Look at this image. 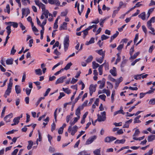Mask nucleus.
Listing matches in <instances>:
<instances>
[{"label": "nucleus", "instance_id": "obj_8", "mask_svg": "<svg viewBox=\"0 0 155 155\" xmlns=\"http://www.w3.org/2000/svg\"><path fill=\"white\" fill-rule=\"evenodd\" d=\"M78 129V127L76 125H75L71 128V135H74L75 133L77 131Z\"/></svg>", "mask_w": 155, "mask_h": 155}, {"label": "nucleus", "instance_id": "obj_60", "mask_svg": "<svg viewBox=\"0 0 155 155\" xmlns=\"http://www.w3.org/2000/svg\"><path fill=\"white\" fill-rule=\"evenodd\" d=\"M142 28L143 31L144 32L145 34L146 35L147 33V31L146 27L144 25H142Z\"/></svg>", "mask_w": 155, "mask_h": 155}, {"label": "nucleus", "instance_id": "obj_32", "mask_svg": "<svg viewBox=\"0 0 155 155\" xmlns=\"http://www.w3.org/2000/svg\"><path fill=\"white\" fill-rule=\"evenodd\" d=\"M72 64L71 62L68 63L64 68L65 70H67L70 68V67L72 65Z\"/></svg>", "mask_w": 155, "mask_h": 155}, {"label": "nucleus", "instance_id": "obj_43", "mask_svg": "<svg viewBox=\"0 0 155 155\" xmlns=\"http://www.w3.org/2000/svg\"><path fill=\"white\" fill-rule=\"evenodd\" d=\"M6 108V106H5L4 107L2 112L1 115V118H2L4 116Z\"/></svg>", "mask_w": 155, "mask_h": 155}, {"label": "nucleus", "instance_id": "obj_35", "mask_svg": "<svg viewBox=\"0 0 155 155\" xmlns=\"http://www.w3.org/2000/svg\"><path fill=\"white\" fill-rule=\"evenodd\" d=\"M45 16L46 18H48V14H49V11L48 10L44 11L42 13Z\"/></svg>", "mask_w": 155, "mask_h": 155}, {"label": "nucleus", "instance_id": "obj_58", "mask_svg": "<svg viewBox=\"0 0 155 155\" xmlns=\"http://www.w3.org/2000/svg\"><path fill=\"white\" fill-rule=\"evenodd\" d=\"M56 125L54 123H53L51 125V131L53 132L55 128Z\"/></svg>", "mask_w": 155, "mask_h": 155}, {"label": "nucleus", "instance_id": "obj_44", "mask_svg": "<svg viewBox=\"0 0 155 155\" xmlns=\"http://www.w3.org/2000/svg\"><path fill=\"white\" fill-rule=\"evenodd\" d=\"M142 75V74H137L135 75L134 77V79L136 80L140 79L141 78V76Z\"/></svg>", "mask_w": 155, "mask_h": 155}, {"label": "nucleus", "instance_id": "obj_56", "mask_svg": "<svg viewBox=\"0 0 155 155\" xmlns=\"http://www.w3.org/2000/svg\"><path fill=\"white\" fill-rule=\"evenodd\" d=\"M54 53L57 56L61 54V53L58 51L57 49H56L54 50Z\"/></svg>", "mask_w": 155, "mask_h": 155}, {"label": "nucleus", "instance_id": "obj_6", "mask_svg": "<svg viewBox=\"0 0 155 155\" xmlns=\"http://www.w3.org/2000/svg\"><path fill=\"white\" fill-rule=\"evenodd\" d=\"M67 77L66 76H63L58 78L56 81L55 83L56 84H57L59 83H62L64 82V80Z\"/></svg>", "mask_w": 155, "mask_h": 155}, {"label": "nucleus", "instance_id": "obj_20", "mask_svg": "<svg viewBox=\"0 0 155 155\" xmlns=\"http://www.w3.org/2000/svg\"><path fill=\"white\" fill-rule=\"evenodd\" d=\"M105 65V63H104L100 65L98 68V71L99 72V74L100 75H101L102 74V68L103 65Z\"/></svg>", "mask_w": 155, "mask_h": 155}, {"label": "nucleus", "instance_id": "obj_54", "mask_svg": "<svg viewBox=\"0 0 155 155\" xmlns=\"http://www.w3.org/2000/svg\"><path fill=\"white\" fill-rule=\"evenodd\" d=\"M144 136H143L142 137H140L138 138H137L136 137H133V139L135 140H143L144 138Z\"/></svg>", "mask_w": 155, "mask_h": 155}, {"label": "nucleus", "instance_id": "obj_47", "mask_svg": "<svg viewBox=\"0 0 155 155\" xmlns=\"http://www.w3.org/2000/svg\"><path fill=\"white\" fill-rule=\"evenodd\" d=\"M99 97L101 99V100L105 101V99L106 98V96L104 94H102L99 96Z\"/></svg>", "mask_w": 155, "mask_h": 155}, {"label": "nucleus", "instance_id": "obj_19", "mask_svg": "<svg viewBox=\"0 0 155 155\" xmlns=\"http://www.w3.org/2000/svg\"><path fill=\"white\" fill-rule=\"evenodd\" d=\"M100 65L96 63L95 61L92 62V67L94 69H96L98 67H99Z\"/></svg>", "mask_w": 155, "mask_h": 155}, {"label": "nucleus", "instance_id": "obj_57", "mask_svg": "<svg viewBox=\"0 0 155 155\" xmlns=\"http://www.w3.org/2000/svg\"><path fill=\"white\" fill-rule=\"evenodd\" d=\"M140 60V58H138L135 59L133 62L131 64V65L134 66L135 64L138 61Z\"/></svg>", "mask_w": 155, "mask_h": 155}, {"label": "nucleus", "instance_id": "obj_45", "mask_svg": "<svg viewBox=\"0 0 155 155\" xmlns=\"http://www.w3.org/2000/svg\"><path fill=\"white\" fill-rule=\"evenodd\" d=\"M77 155H88L86 151H83L79 152Z\"/></svg>", "mask_w": 155, "mask_h": 155}, {"label": "nucleus", "instance_id": "obj_14", "mask_svg": "<svg viewBox=\"0 0 155 155\" xmlns=\"http://www.w3.org/2000/svg\"><path fill=\"white\" fill-rule=\"evenodd\" d=\"M96 52L99 55H101L102 57H104L105 51H103L102 49H100L99 50H96Z\"/></svg>", "mask_w": 155, "mask_h": 155}, {"label": "nucleus", "instance_id": "obj_13", "mask_svg": "<svg viewBox=\"0 0 155 155\" xmlns=\"http://www.w3.org/2000/svg\"><path fill=\"white\" fill-rule=\"evenodd\" d=\"M155 139V135H150L148 136L147 140L148 142H151Z\"/></svg>", "mask_w": 155, "mask_h": 155}, {"label": "nucleus", "instance_id": "obj_26", "mask_svg": "<svg viewBox=\"0 0 155 155\" xmlns=\"http://www.w3.org/2000/svg\"><path fill=\"white\" fill-rule=\"evenodd\" d=\"M6 29L8 35H9L11 32V26H8L6 27Z\"/></svg>", "mask_w": 155, "mask_h": 155}, {"label": "nucleus", "instance_id": "obj_33", "mask_svg": "<svg viewBox=\"0 0 155 155\" xmlns=\"http://www.w3.org/2000/svg\"><path fill=\"white\" fill-rule=\"evenodd\" d=\"M82 32L84 34L83 36V38H85L86 35L88 34V31H87L86 29H85V30L82 31Z\"/></svg>", "mask_w": 155, "mask_h": 155}, {"label": "nucleus", "instance_id": "obj_27", "mask_svg": "<svg viewBox=\"0 0 155 155\" xmlns=\"http://www.w3.org/2000/svg\"><path fill=\"white\" fill-rule=\"evenodd\" d=\"M75 123H76L74 121L72 122H70V124H71V125L68 128V131L69 132H70V131H71V128L72 127V126L74 125Z\"/></svg>", "mask_w": 155, "mask_h": 155}, {"label": "nucleus", "instance_id": "obj_49", "mask_svg": "<svg viewBox=\"0 0 155 155\" xmlns=\"http://www.w3.org/2000/svg\"><path fill=\"white\" fill-rule=\"evenodd\" d=\"M134 46H133L130 49V56H131L133 54V52L134 51Z\"/></svg>", "mask_w": 155, "mask_h": 155}, {"label": "nucleus", "instance_id": "obj_9", "mask_svg": "<svg viewBox=\"0 0 155 155\" xmlns=\"http://www.w3.org/2000/svg\"><path fill=\"white\" fill-rule=\"evenodd\" d=\"M67 23L65 22H63L62 24L59 28V30H66L67 27Z\"/></svg>", "mask_w": 155, "mask_h": 155}, {"label": "nucleus", "instance_id": "obj_1", "mask_svg": "<svg viewBox=\"0 0 155 155\" xmlns=\"http://www.w3.org/2000/svg\"><path fill=\"white\" fill-rule=\"evenodd\" d=\"M97 120L99 122L104 121L106 119V112L104 111L101 113V115L98 114L97 115Z\"/></svg>", "mask_w": 155, "mask_h": 155}, {"label": "nucleus", "instance_id": "obj_11", "mask_svg": "<svg viewBox=\"0 0 155 155\" xmlns=\"http://www.w3.org/2000/svg\"><path fill=\"white\" fill-rule=\"evenodd\" d=\"M110 73L114 76H116L117 75L116 73V68L114 67H113V69H111L110 71Z\"/></svg>", "mask_w": 155, "mask_h": 155}, {"label": "nucleus", "instance_id": "obj_53", "mask_svg": "<svg viewBox=\"0 0 155 155\" xmlns=\"http://www.w3.org/2000/svg\"><path fill=\"white\" fill-rule=\"evenodd\" d=\"M140 131L138 129L136 130L135 132L133 135V137H135V136H137L138 134L140 133Z\"/></svg>", "mask_w": 155, "mask_h": 155}, {"label": "nucleus", "instance_id": "obj_7", "mask_svg": "<svg viewBox=\"0 0 155 155\" xmlns=\"http://www.w3.org/2000/svg\"><path fill=\"white\" fill-rule=\"evenodd\" d=\"M12 114L11 113L5 116L4 118V120L6 123L10 122V119L12 117Z\"/></svg>", "mask_w": 155, "mask_h": 155}, {"label": "nucleus", "instance_id": "obj_40", "mask_svg": "<svg viewBox=\"0 0 155 155\" xmlns=\"http://www.w3.org/2000/svg\"><path fill=\"white\" fill-rule=\"evenodd\" d=\"M109 38L108 36H107L104 35H103L101 36V40L103 41L104 40H106Z\"/></svg>", "mask_w": 155, "mask_h": 155}, {"label": "nucleus", "instance_id": "obj_39", "mask_svg": "<svg viewBox=\"0 0 155 155\" xmlns=\"http://www.w3.org/2000/svg\"><path fill=\"white\" fill-rule=\"evenodd\" d=\"M8 23H13L12 26L15 28H17L18 27V24L15 22L10 21L8 22Z\"/></svg>", "mask_w": 155, "mask_h": 155}, {"label": "nucleus", "instance_id": "obj_15", "mask_svg": "<svg viewBox=\"0 0 155 155\" xmlns=\"http://www.w3.org/2000/svg\"><path fill=\"white\" fill-rule=\"evenodd\" d=\"M15 89L16 93L17 94H18L21 93V90L19 85H16L15 86Z\"/></svg>", "mask_w": 155, "mask_h": 155}, {"label": "nucleus", "instance_id": "obj_64", "mask_svg": "<svg viewBox=\"0 0 155 155\" xmlns=\"http://www.w3.org/2000/svg\"><path fill=\"white\" fill-rule=\"evenodd\" d=\"M18 149H15L14 151L12 153V155H16L17 152H18Z\"/></svg>", "mask_w": 155, "mask_h": 155}, {"label": "nucleus", "instance_id": "obj_16", "mask_svg": "<svg viewBox=\"0 0 155 155\" xmlns=\"http://www.w3.org/2000/svg\"><path fill=\"white\" fill-rule=\"evenodd\" d=\"M28 145L27 147V148L28 150H30L33 145V142L32 140H29L28 141Z\"/></svg>", "mask_w": 155, "mask_h": 155}, {"label": "nucleus", "instance_id": "obj_12", "mask_svg": "<svg viewBox=\"0 0 155 155\" xmlns=\"http://www.w3.org/2000/svg\"><path fill=\"white\" fill-rule=\"evenodd\" d=\"M84 6L83 5H81V11H80L79 10V4L78 3V5L77 6V9L78 10V12L79 14V15H81V13L83 12L84 9Z\"/></svg>", "mask_w": 155, "mask_h": 155}, {"label": "nucleus", "instance_id": "obj_30", "mask_svg": "<svg viewBox=\"0 0 155 155\" xmlns=\"http://www.w3.org/2000/svg\"><path fill=\"white\" fill-rule=\"evenodd\" d=\"M93 59V57L92 55H90L86 60L87 63H88L91 62Z\"/></svg>", "mask_w": 155, "mask_h": 155}, {"label": "nucleus", "instance_id": "obj_37", "mask_svg": "<svg viewBox=\"0 0 155 155\" xmlns=\"http://www.w3.org/2000/svg\"><path fill=\"white\" fill-rule=\"evenodd\" d=\"M5 12H7L8 14L10 13V7L9 5V4H8L6 6V9H5Z\"/></svg>", "mask_w": 155, "mask_h": 155}, {"label": "nucleus", "instance_id": "obj_59", "mask_svg": "<svg viewBox=\"0 0 155 155\" xmlns=\"http://www.w3.org/2000/svg\"><path fill=\"white\" fill-rule=\"evenodd\" d=\"M38 140L39 141H41L42 139L41 134L39 130H38Z\"/></svg>", "mask_w": 155, "mask_h": 155}, {"label": "nucleus", "instance_id": "obj_25", "mask_svg": "<svg viewBox=\"0 0 155 155\" xmlns=\"http://www.w3.org/2000/svg\"><path fill=\"white\" fill-rule=\"evenodd\" d=\"M35 72L36 74L38 75H41L42 74V71L40 69H36L35 70Z\"/></svg>", "mask_w": 155, "mask_h": 155}, {"label": "nucleus", "instance_id": "obj_51", "mask_svg": "<svg viewBox=\"0 0 155 155\" xmlns=\"http://www.w3.org/2000/svg\"><path fill=\"white\" fill-rule=\"evenodd\" d=\"M119 33V32L117 31L116 33L114 34L113 35L111 36V37L113 39H114L117 37Z\"/></svg>", "mask_w": 155, "mask_h": 155}, {"label": "nucleus", "instance_id": "obj_46", "mask_svg": "<svg viewBox=\"0 0 155 155\" xmlns=\"http://www.w3.org/2000/svg\"><path fill=\"white\" fill-rule=\"evenodd\" d=\"M149 103L150 104H155V98H153L150 99L149 102Z\"/></svg>", "mask_w": 155, "mask_h": 155}, {"label": "nucleus", "instance_id": "obj_22", "mask_svg": "<svg viewBox=\"0 0 155 155\" xmlns=\"http://www.w3.org/2000/svg\"><path fill=\"white\" fill-rule=\"evenodd\" d=\"M125 140L124 139H123L121 140H117L114 142L115 143H122L123 144L124 143Z\"/></svg>", "mask_w": 155, "mask_h": 155}, {"label": "nucleus", "instance_id": "obj_4", "mask_svg": "<svg viewBox=\"0 0 155 155\" xmlns=\"http://www.w3.org/2000/svg\"><path fill=\"white\" fill-rule=\"evenodd\" d=\"M97 138V136L94 135L90 137L86 141L85 144L88 145L91 143Z\"/></svg>", "mask_w": 155, "mask_h": 155}, {"label": "nucleus", "instance_id": "obj_63", "mask_svg": "<svg viewBox=\"0 0 155 155\" xmlns=\"http://www.w3.org/2000/svg\"><path fill=\"white\" fill-rule=\"evenodd\" d=\"M105 82H101L99 86V88L102 89L104 87Z\"/></svg>", "mask_w": 155, "mask_h": 155}, {"label": "nucleus", "instance_id": "obj_18", "mask_svg": "<svg viewBox=\"0 0 155 155\" xmlns=\"http://www.w3.org/2000/svg\"><path fill=\"white\" fill-rule=\"evenodd\" d=\"M13 61V59L12 58L8 59L6 60V64L7 65L12 64Z\"/></svg>", "mask_w": 155, "mask_h": 155}, {"label": "nucleus", "instance_id": "obj_29", "mask_svg": "<svg viewBox=\"0 0 155 155\" xmlns=\"http://www.w3.org/2000/svg\"><path fill=\"white\" fill-rule=\"evenodd\" d=\"M140 2L137 3L135 6H134L133 7L130 9V10H133L137 7H139L141 6H142V5L141 4H140Z\"/></svg>", "mask_w": 155, "mask_h": 155}, {"label": "nucleus", "instance_id": "obj_10", "mask_svg": "<svg viewBox=\"0 0 155 155\" xmlns=\"http://www.w3.org/2000/svg\"><path fill=\"white\" fill-rule=\"evenodd\" d=\"M12 88H7V90L5 91V94L4 95V97L6 98L7 96L9 95L10 94L11 92Z\"/></svg>", "mask_w": 155, "mask_h": 155}, {"label": "nucleus", "instance_id": "obj_52", "mask_svg": "<svg viewBox=\"0 0 155 155\" xmlns=\"http://www.w3.org/2000/svg\"><path fill=\"white\" fill-rule=\"evenodd\" d=\"M115 95V91H113L111 96V102L112 103H113L114 100V96Z\"/></svg>", "mask_w": 155, "mask_h": 155}, {"label": "nucleus", "instance_id": "obj_31", "mask_svg": "<svg viewBox=\"0 0 155 155\" xmlns=\"http://www.w3.org/2000/svg\"><path fill=\"white\" fill-rule=\"evenodd\" d=\"M104 57H102L101 58H96V60L97 61L101 64L103 62Z\"/></svg>", "mask_w": 155, "mask_h": 155}, {"label": "nucleus", "instance_id": "obj_50", "mask_svg": "<svg viewBox=\"0 0 155 155\" xmlns=\"http://www.w3.org/2000/svg\"><path fill=\"white\" fill-rule=\"evenodd\" d=\"M16 52V50L15 49V45H14L11 51V54L13 55Z\"/></svg>", "mask_w": 155, "mask_h": 155}, {"label": "nucleus", "instance_id": "obj_3", "mask_svg": "<svg viewBox=\"0 0 155 155\" xmlns=\"http://www.w3.org/2000/svg\"><path fill=\"white\" fill-rule=\"evenodd\" d=\"M97 86V84H96L94 85L93 84H91L90 85L89 87V89L90 91V94L91 96H92L93 92L95 91Z\"/></svg>", "mask_w": 155, "mask_h": 155}, {"label": "nucleus", "instance_id": "obj_61", "mask_svg": "<svg viewBox=\"0 0 155 155\" xmlns=\"http://www.w3.org/2000/svg\"><path fill=\"white\" fill-rule=\"evenodd\" d=\"M49 152L51 153H53L55 152V149L54 147H50L49 149Z\"/></svg>", "mask_w": 155, "mask_h": 155}, {"label": "nucleus", "instance_id": "obj_55", "mask_svg": "<svg viewBox=\"0 0 155 155\" xmlns=\"http://www.w3.org/2000/svg\"><path fill=\"white\" fill-rule=\"evenodd\" d=\"M123 47L124 44H120L118 46V47L117 48V49L118 51H121L122 49L123 48Z\"/></svg>", "mask_w": 155, "mask_h": 155}, {"label": "nucleus", "instance_id": "obj_42", "mask_svg": "<svg viewBox=\"0 0 155 155\" xmlns=\"http://www.w3.org/2000/svg\"><path fill=\"white\" fill-rule=\"evenodd\" d=\"M81 114L80 110L79 108H77L75 111V114L77 117L80 116Z\"/></svg>", "mask_w": 155, "mask_h": 155}, {"label": "nucleus", "instance_id": "obj_48", "mask_svg": "<svg viewBox=\"0 0 155 155\" xmlns=\"http://www.w3.org/2000/svg\"><path fill=\"white\" fill-rule=\"evenodd\" d=\"M127 61V60L126 59H124L123 60L121 65V67H124L125 66Z\"/></svg>", "mask_w": 155, "mask_h": 155}, {"label": "nucleus", "instance_id": "obj_17", "mask_svg": "<svg viewBox=\"0 0 155 155\" xmlns=\"http://www.w3.org/2000/svg\"><path fill=\"white\" fill-rule=\"evenodd\" d=\"M145 12H143L138 15V17L141 18L143 20H145Z\"/></svg>", "mask_w": 155, "mask_h": 155}, {"label": "nucleus", "instance_id": "obj_41", "mask_svg": "<svg viewBox=\"0 0 155 155\" xmlns=\"http://www.w3.org/2000/svg\"><path fill=\"white\" fill-rule=\"evenodd\" d=\"M31 89H29L28 88H27L25 89V92L27 94V95L28 96H29L31 92Z\"/></svg>", "mask_w": 155, "mask_h": 155}, {"label": "nucleus", "instance_id": "obj_28", "mask_svg": "<svg viewBox=\"0 0 155 155\" xmlns=\"http://www.w3.org/2000/svg\"><path fill=\"white\" fill-rule=\"evenodd\" d=\"M94 153L97 155H101L100 148L94 151Z\"/></svg>", "mask_w": 155, "mask_h": 155}, {"label": "nucleus", "instance_id": "obj_38", "mask_svg": "<svg viewBox=\"0 0 155 155\" xmlns=\"http://www.w3.org/2000/svg\"><path fill=\"white\" fill-rule=\"evenodd\" d=\"M119 10H118V9H117V10H114L113 12V13L112 15V17L113 18H114L115 17L116 15L117 14Z\"/></svg>", "mask_w": 155, "mask_h": 155}, {"label": "nucleus", "instance_id": "obj_21", "mask_svg": "<svg viewBox=\"0 0 155 155\" xmlns=\"http://www.w3.org/2000/svg\"><path fill=\"white\" fill-rule=\"evenodd\" d=\"M118 114H122L124 115L125 114V113L124 112L122 109H121L115 112L114 113V115L115 116Z\"/></svg>", "mask_w": 155, "mask_h": 155}, {"label": "nucleus", "instance_id": "obj_2", "mask_svg": "<svg viewBox=\"0 0 155 155\" xmlns=\"http://www.w3.org/2000/svg\"><path fill=\"white\" fill-rule=\"evenodd\" d=\"M69 37L66 36L64 39L63 42L65 52L68 50L69 46Z\"/></svg>", "mask_w": 155, "mask_h": 155}, {"label": "nucleus", "instance_id": "obj_62", "mask_svg": "<svg viewBox=\"0 0 155 155\" xmlns=\"http://www.w3.org/2000/svg\"><path fill=\"white\" fill-rule=\"evenodd\" d=\"M19 120L17 117H16L14 118L13 122L16 123V124H18L19 122Z\"/></svg>", "mask_w": 155, "mask_h": 155}, {"label": "nucleus", "instance_id": "obj_23", "mask_svg": "<svg viewBox=\"0 0 155 155\" xmlns=\"http://www.w3.org/2000/svg\"><path fill=\"white\" fill-rule=\"evenodd\" d=\"M94 42V38H92L89 41H87L86 44L87 45H88L89 44L93 43Z\"/></svg>", "mask_w": 155, "mask_h": 155}, {"label": "nucleus", "instance_id": "obj_5", "mask_svg": "<svg viewBox=\"0 0 155 155\" xmlns=\"http://www.w3.org/2000/svg\"><path fill=\"white\" fill-rule=\"evenodd\" d=\"M116 139V137L112 136H108L106 137L104 139V142H110Z\"/></svg>", "mask_w": 155, "mask_h": 155}, {"label": "nucleus", "instance_id": "obj_34", "mask_svg": "<svg viewBox=\"0 0 155 155\" xmlns=\"http://www.w3.org/2000/svg\"><path fill=\"white\" fill-rule=\"evenodd\" d=\"M63 90L64 91L65 93L69 94L71 93V91L68 88H62Z\"/></svg>", "mask_w": 155, "mask_h": 155}, {"label": "nucleus", "instance_id": "obj_36", "mask_svg": "<svg viewBox=\"0 0 155 155\" xmlns=\"http://www.w3.org/2000/svg\"><path fill=\"white\" fill-rule=\"evenodd\" d=\"M63 63V61H61L60 62L58 63V64L54 65L52 68V70H53L55 68L57 67L58 66L60 65V64H62Z\"/></svg>", "mask_w": 155, "mask_h": 155}, {"label": "nucleus", "instance_id": "obj_24", "mask_svg": "<svg viewBox=\"0 0 155 155\" xmlns=\"http://www.w3.org/2000/svg\"><path fill=\"white\" fill-rule=\"evenodd\" d=\"M140 54L139 52H137L134 54L133 55L131 56L130 58V59H135L137 56L139 55Z\"/></svg>", "mask_w": 155, "mask_h": 155}]
</instances>
